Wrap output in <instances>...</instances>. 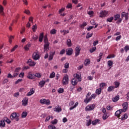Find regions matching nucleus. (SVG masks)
Wrapping results in <instances>:
<instances>
[{
    "label": "nucleus",
    "mask_w": 129,
    "mask_h": 129,
    "mask_svg": "<svg viewBox=\"0 0 129 129\" xmlns=\"http://www.w3.org/2000/svg\"><path fill=\"white\" fill-rule=\"evenodd\" d=\"M20 116V114L17 112H14L13 113L11 116H10V118L12 120L14 119H15L16 121H19V117Z\"/></svg>",
    "instance_id": "nucleus-1"
},
{
    "label": "nucleus",
    "mask_w": 129,
    "mask_h": 129,
    "mask_svg": "<svg viewBox=\"0 0 129 129\" xmlns=\"http://www.w3.org/2000/svg\"><path fill=\"white\" fill-rule=\"evenodd\" d=\"M96 96H97V95L96 94H92L89 98H87H87H86L84 99V101L85 103L87 104L90 101H91V100H92L93 99H95V98L96 97Z\"/></svg>",
    "instance_id": "nucleus-2"
},
{
    "label": "nucleus",
    "mask_w": 129,
    "mask_h": 129,
    "mask_svg": "<svg viewBox=\"0 0 129 129\" xmlns=\"http://www.w3.org/2000/svg\"><path fill=\"white\" fill-rule=\"evenodd\" d=\"M41 104H46V105H50V100L46 99H41L39 101Z\"/></svg>",
    "instance_id": "nucleus-3"
},
{
    "label": "nucleus",
    "mask_w": 129,
    "mask_h": 129,
    "mask_svg": "<svg viewBox=\"0 0 129 129\" xmlns=\"http://www.w3.org/2000/svg\"><path fill=\"white\" fill-rule=\"evenodd\" d=\"M69 83V76L68 75H66L62 80V84L63 85H67Z\"/></svg>",
    "instance_id": "nucleus-4"
},
{
    "label": "nucleus",
    "mask_w": 129,
    "mask_h": 129,
    "mask_svg": "<svg viewBox=\"0 0 129 129\" xmlns=\"http://www.w3.org/2000/svg\"><path fill=\"white\" fill-rule=\"evenodd\" d=\"M94 108H95V105L94 104L88 105L85 108V110L86 111H90V110H93Z\"/></svg>",
    "instance_id": "nucleus-5"
},
{
    "label": "nucleus",
    "mask_w": 129,
    "mask_h": 129,
    "mask_svg": "<svg viewBox=\"0 0 129 129\" xmlns=\"http://www.w3.org/2000/svg\"><path fill=\"white\" fill-rule=\"evenodd\" d=\"M107 15H108V11L104 10L100 13L99 17L100 18H105Z\"/></svg>",
    "instance_id": "nucleus-6"
},
{
    "label": "nucleus",
    "mask_w": 129,
    "mask_h": 129,
    "mask_svg": "<svg viewBox=\"0 0 129 129\" xmlns=\"http://www.w3.org/2000/svg\"><path fill=\"white\" fill-rule=\"evenodd\" d=\"M121 17L122 19L125 18V21H127L128 20V13H125V12H122Z\"/></svg>",
    "instance_id": "nucleus-7"
},
{
    "label": "nucleus",
    "mask_w": 129,
    "mask_h": 129,
    "mask_svg": "<svg viewBox=\"0 0 129 129\" xmlns=\"http://www.w3.org/2000/svg\"><path fill=\"white\" fill-rule=\"evenodd\" d=\"M75 56L77 57V56H79V54H80V51L81 49H80V46L77 45L75 48Z\"/></svg>",
    "instance_id": "nucleus-8"
},
{
    "label": "nucleus",
    "mask_w": 129,
    "mask_h": 129,
    "mask_svg": "<svg viewBox=\"0 0 129 129\" xmlns=\"http://www.w3.org/2000/svg\"><path fill=\"white\" fill-rule=\"evenodd\" d=\"M128 105V103H127V102H125L122 104V106L123 107V109H121L122 111H123V112H125V111H126V110H127Z\"/></svg>",
    "instance_id": "nucleus-9"
},
{
    "label": "nucleus",
    "mask_w": 129,
    "mask_h": 129,
    "mask_svg": "<svg viewBox=\"0 0 129 129\" xmlns=\"http://www.w3.org/2000/svg\"><path fill=\"white\" fill-rule=\"evenodd\" d=\"M121 112H123L122 109H121L117 110L115 113V116H117L118 118H119V117H120V114H121Z\"/></svg>",
    "instance_id": "nucleus-10"
},
{
    "label": "nucleus",
    "mask_w": 129,
    "mask_h": 129,
    "mask_svg": "<svg viewBox=\"0 0 129 129\" xmlns=\"http://www.w3.org/2000/svg\"><path fill=\"white\" fill-rule=\"evenodd\" d=\"M29 100V98L27 97H24L22 100V105L24 106H27L28 105V101Z\"/></svg>",
    "instance_id": "nucleus-11"
},
{
    "label": "nucleus",
    "mask_w": 129,
    "mask_h": 129,
    "mask_svg": "<svg viewBox=\"0 0 129 129\" xmlns=\"http://www.w3.org/2000/svg\"><path fill=\"white\" fill-rule=\"evenodd\" d=\"M55 53L56 52L55 51H53V52L50 51L49 52V55L48 57L49 61H51V60H53V58H54V56L55 55Z\"/></svg>",
    "instance_id": "nucleus-12"
},
{
    "label": "nucleus",
    "mask_w": 129,
    "mask_h": 129,
    "mask_svg": "<svg viewBox=\"0 0 129 129\" xmlns=\"http://www.w3.org/2000/svg\"><path fill=\"white\" fill-rule=\"evenodd\" d=\"M74 77L76 79H78L79 81H81V74L77 73L74 75Z\"/></svg>",
    "instance_id": "nucleus-13"
},
{
    "label": "nucleus",
    "mask_w": 129,
    "mask_h": 129,
    "mask_svg": "<svg viewBox=\"0 0 129 129\" xmlns=\"http://www.w3.org/2000/svg\"><path fill=\"white\" fill-rule=\"evenodd\" d=\"M32 58L33 60H39V59H40V55L36 52H34L32 55Z\"/></svg>",
    "instance_id": "nucleus-14"
},
{
    "label": "nucleus",
    "mask_w": 129,
    "mask_h": 129,
    "mask_svg": "<svg viewBox=\"0 0 129 129\" xmlns=\"http://www.w3.org/2000/svg\"><path fill=\"white\" fill-rule=\"evenodd\" d=\"M27 63L29 65V66H32V67L36 65V62L34 61H32L31 59H29Z\"/></svg>",
    "instance_id": "nucleus-15"
},
{
    "label": "nucleus",
    "mask_w": 129,
    "mask_h": 129,
    "mask_svg": "<svg viewBox=\"0 0 129 129\" xmlns=\"http://www.w3.org/2000/svg\"><path fill=\"white\" fill-rule=\"evenodd\" d=\"M66 52L67 55H68V56H71L73 53V49L71 48H69L67 49Z\"/></svg>",
    "instance_id": "nucleus-16"
},
{
    "label": "nucleus",
    "mask_w": 129,
    "mask_h": 129,
    "mask_svg": "<svg viewBox=\"0 0 129 129\" xmlns=\"http://www.w3.org/2000/svg\"><path fill=\"white\" fill-rule=\"evenodd\" d=\"M35 93V89L31 88L30 90V91L27 93V96H31V95H33Z\"/></svg>",
    "instance_id": "nucleus-17"
},
{
    "label": "nucleus",
    "mask_w": 129,
    "mask_h": 129,
    "mask_svg": "<svg viewBox=\"0 0 129 129\" xmlns=\"http://www.w3.org/2000/svg\"><path fill=\"white\" fill-rule=\"evenodd\" d=\"M54 111H56V112H60L62 111V109H61V107L59 105H57L53 109Z\"/></svg>",
    "instance_id": "nucleus-18"
},
{
    "label": "nucleus",
    "mask_w": 129,
    "mask_h": 129,
    "mask_svg": "<svg viewBox=\"0 0 129 129\" xmlns=\"http://www.w3.org/2000/svg\"><path fill=\"white\" fill-rule=\"evenodd\" d=\"M28 79H35V75L32 74V73L30 72L27 76Z\"/></svg>",
    "instance_id": "nucleus-19"
},
{
    "label": "nucleus",
    "mask_w": 129,
    "mask_h": 129,
    "mask_svg": "<svg viewBox=\"0 0 129 129\" xmlns=\"http://www.w3.org/2000/svg\"><path fill=\"white\" fill-rule=\"evenodd\" d=\"M50 46V43L44 44V50L45 52H48L49 51V47Z\"/></svg>",
    "instance_id": "nucleus-20"
},
{
    "label": "nucleus",
    "mask_w": 129,
    "mask_h": 129,
    "mask_svg": "<svg viewBox=\"0 0 129 129\" xmlns=\"http://www.w3.org/2000/svg\"><path fill=\"white\" fill-rule=\"evenodd\" d=\"M47 35H45L44 37L43 38V41H44V44H50V42H49L48 40V37H47Z\"/></svg>",
    "instance_id": "nucleus-21"
},
{
    "label": "nucleus",
    "mask_w": 129,
    "mask_h": 129,
    "mask_svg": "<svg viewBox=\"0 0 129 129\" xmlns=\"http://www.w3.org/2000/svg\"><path fill=\"white\" fill-rule=\"evenodd\" d=\"M44 33H40L39 37V41L40 42H43V39H44Z\"/></svg>",
    "instance_id": "nucleus-22"
},
{
    "label": "nucleus",
    "mask_w": 129,
    "mask_h": 129,
    "mask_svg": "<svg viewBox=\"0 0 129 129\" xmlns=\"http://www.w3.org/2000/svg\"><path fill=\"white\" fill-rule=\"evenodd\" d=\"M99 121H100V120H99L98 119H96L95 120H93L92 121V124L93 125H96L97 123H100V122H99Z\"/></svg>",
    "instance_id": "nucleus-23"
},
{
    "label": "nucleus",
    "mask_w": 129,
    "mask_h": 129,
    "mask_svg": "<svg viewBox=\"0 0 129 129\" xmlns=\"http://www.w3.org/2000/svg\"><path fill=\"white\" fill-rule=\"evenodd\" d=\"M0 15L1 16H5V13L4 12V7L0 5Z\"/></svg>",
    "instance_id": "nucleus-24"
},
{
    "label": "nucleus",
    "mask_w": 129,
    "mask_h": 129,
    "mask_svg": "<svg viewBox=\"0 0 129 129\" xmlns=\"http://www.w3.org/2000/svg\"><path fill=\"white\" fill-rule=\"evenodd\" d=\"M77 83H78V81H77L76 78H74L72 80V84L73 85H77Z\"/></svg>",
    "instance_id": "nucleus-25"
},
{
    "label": "nucleus",
    "mask_w": 129,
    "mask_h": 129,
    "mask_svg": "<svg viewBox=\"0 0 129 129\" xmlns=\"http://www.w3.org/2000/svg\"><path fill=\"white\" fill-rule=\"evenodd\" d=\"M128 116L126 113L124 114L120 118L121 120H125L127 118Z\"/></svg>",
    "instance_id": "nucleus-26"
},
{
    "label": "nucleus",
    "mask_w": 129,
    "mask_h": 129,
    "mask_svg": "<svg viewBox=\"0 0 129 129\" xmlns=\"http://www.w3.org/2000/svg\"><path fill=\"white\" fill-rule=\"evenodd\" d=\"M85 66H87V65H89L90 64V59H86L84 61Z\"/></svg>",
    "instance_id": "nucleus-27"
},
{
    "label": "nucleus",
    "mask_w": 129,
    "mask_h": 129,
    "mask_svg": "<svg viewBox=\"0 0 129 129\" xmlns=\"http://www.w3.org/2000/svg\"><path fill=\"white\" fill-rule=\"evenodd\" d=\"M6 126V123L4 120L0 121V127H5Z\"/></svg>",
    "instance_id": "nucleus-28"
},
{
    "label": "nucleus",
    "mask_w": 129,
    "mask_h": 129,
    "mask_svg": "<svg viewBox=\"0 0 129 129\" xmlns=\"http://www.w3.org/2000/svg\"><path fill=\"white\" fill-rule=\"evenodd\" d=\"M78 104H79V103L78 102L75 103V105L73 106H72L70 108V110H72L74 109V108H76V107L78 106Z\"/></svg>",
    "instance_id": "nucleus-29"
},
{
    "label": "nucleus",
    "mask_w": 129,
    "mask_h": 129,
    "mask_svg": "<svg viewBox=\"0 0 129 129\" xmlns=\"http://www.w3.org/2000/svg\"><path fill=\"white\" fill-rule=\"evenodd\" d=\"M67 45L68 47H71L72 46V42H71V39H68L67 41Z\"/></svg>",
    "instance_id": "nucleus-30"
},
{
    "label": "nucleus",
    "mask_w": 129,
    "mask_h": 129,
    "mask_svg": "<svg viewBox=\"0 0 129 129\" xmlns=\"http://www.w3.org/2000/svg\"><path fill=\"white\" fill-rule=\"evenodd\" d=\"M118 100H119V96H116L112 98L113 102H116Z\"/></svg>",
    "instance_id": "nucleus-31"
},
{
    "label": "nucleus",
    "mask_w": 129,
    "mask_h": 129,
    "mask_svg": "<svg viewBox=\"0 0 129 129\" xmlns=\"http://www.w3.org/2000/svg\"><path fill=\"white\" fill-rule=\"evenodd\" d=\"M102 56H103V53L102 52H100L99 54V59H97V62H100V60L102 58Z\"/></svg>",
    "instance_id": "nucleus-32"
},
{
    "label": "nucleus",
    "mask_w": 129,
    "mask_h": 129,
    "mask_svg": "<svg viewBox=\"0 0 129 129\" xmlns=\"http://www.w3.org/2000/svg\"><path fill=\"white\" fill-rule=\"evenodd\" d=\"M96 94H97V95H100V94H101V88H100L99 89H97L96 90Z\"/></svg>",
    "instance_id": "nucleus-33"
},
{
    "label": "nucleus",
    "mask_w": 129,
    "mask_h": 129,
    "mask_svg": "<svg viewBox=\"0 0 129 129\" xmlns=\"http://www.w3.org/2000/svg\"><path fill=\"white\" fill-rule=\"evenodd\" d=\"M45 83H46V82H45L44 80H42L39 83V85H40V87H44Z\"/></svg>",
    "instance_id": "nucleus-34"
},
{
    "label": "nucleus",
    "mask_w": 129,
    "mask_h": 129,
    "mask_svg": "<svg viewBox=\"0 0 129 129\" xmlns=\"http://www.w3.org/2000/svg\"><path fill=\"white\" fill-rule=\"evenodd\" d=\"M114 88H115L114 86L109 87L107 89L108 92H111V91H112V90H114Z\"/></svg>",
    "instance_id": "nucleus-35"
},
{
    "label": "nucleus",
    "mask_w": 129,
    "mask_h": 129,
    "mask_svg": "<svg viewBox=\"0 0 129 129\" xmlns=\"http://www.w3.org/2000/svg\"><path fill=\"white\" fill-rule=\"evenodd\" d=\"M27 115H28V112L26 111H23L22 113V118H25L27 117Z\"/></svg>",
    "instance_id": "nucleus-36"
},
{
    "label": "nucleus",
    "mask_w": 129,
    "mask_h": 129,
    "mask_svg": "<svg viewBox=\"0 0 129 129\" xmlns=\"http://www.w3.org/2000/svg\"><path fill=\"white\" fill-rule=\"evenodd\" d=\"M60 33H63V36H65L66 34H69V30H61Z\"/></svg>",
    "instance_id": "nucleus-37"
},
{
    "label": "nucleus",
    "mask_w": 129,
    "mask_h": 129,
    "mask_svg": "<svg viewBox=\"0 0 129 129\" xmlns=\"http://www.w3.org/2000/svg\"><path fill=\"white\" fill-rule=\"evenodd\" d=\"M4 119L5 120V121H6V122H7V123H8L9 124H10V123H11V120H10L9 119V118H8L7 117H5L4 118Z\"/></svg>",
    "instance_id": "nucleus-38"
},
{
    "label": "nucleus",
    "mask_w": 129,
    "mask_h": 129,
    "mask_svg": "<svg viewBox=\"0 0 129 129\" xmlns=\"http://www.w3.org/2000/svg\"><path fill=\"white\" fill-rule=\"evenodd\" d=\"M57 33V30L55 29H53L51 30H50V33L51 35H55Z\"/></svg>",
    "instance_id": "nucleus-39"
},
{
    "label": "nucleus",
    "mask_w": 129,
    "mask_h": 129,
    "mask_svg": "<svg viewBox=\"0 0 129 129\" xmlns=\"http://www.w3.org/2000/svg\"><path fill=\"white\" fill-rule=\"evenodd\" d=\"M114 57H115V55H114V54H111L108 55L106 57V59H110L111 58H114Z\"/></svg>",
    "instance_id": "nucleus-40"
},
{
    "label": "nucleus",
    "mask_w": 129,
    "mask_h": 129,
    "mask_svg": "<svg viewBox=\"0 0 129 129\" xmlns=\"http://www.w3.org/2000/svg\"><path fill=\"white\" fill-rule=\"evenodd\" d=\"M119 18H120V15L118 14H116L114 15V21H117V20H118Z\"/></svg>",
    "instance_id": "nucleus-41"
},
{
    "label": "nucleus",
    "mask_w": 129,
    "mask_h": 129,
    "mask_svg": "<svg viewBox=\"0 0 129 129\" xmlns=\"http://www.w3.org/2000/svg\"><path fill=\"white\" fill-rule=\"evenodd\" d=\"M107 64L108 66H109V67H111V66L113 65V61H112V60H109L107 62Z\"/></svg>",
    "instance_id": "nucleus-42"
},
{
    "label": "nucleus",
    "mask_w": 129,
    "mask_h": 129,
    "mask_svg": "<svg viewBox=\"0 0 129 129\" xmlns=\"http://www.w3.org/2000/svg\"><path fill=\"white\" fill-rule=\"evenodd\" d=\"M102 118L104 120H105V119H107V118H108V116H107V114H104L102 116Z\"/></svg>",
    "instance_id": "nucleus-43"
},
{
    "label": "nucleus",
    "mask_w": 129,
    "mask_h": 129,
    "mask_svg": "<svg viewBox=\"0 0 129 129\" xmlns=\"http://www.w3.org/2000/svg\"><path fill=\"white\" fill-rule=\"evenodd\" d=\"M31 47V44H27L24 48L26 51H28V50H29L30 49V47Z\"/></svg>",
    "instance_id": "nucleus-44"
},
{
    "label": "nucleus",
    "mask_w": 129,
    "mask_h": 129,
    "mask_svg": "<svg viewBox=\"0 0 129 129\" xmlns=\"http://www.w3.org/2000/svg\"><path fill=\"white\" fill-rule=\"evenodd\" d=\"M93 35V33H88L87 34V36H86V39H89V38H91V37H92Z\"/></svg>",
    "instance_id": "nucleus-45"
},
{
    "label": "nucleus",
    "mask_w": 129,
    "mask_h": 129,
    "mask_svg": "<svg viewBox=\"0 0 129 129\" xmlns=\"http://www.w3.org/2000/svg\"><path fill=\"white\" fill-rule=\"evenodd\" d=\"M58 122V120L57 119H54V120L51 121V123L52 124H57Z\"/></svg>",
    "instance_id": "nucleus-46"
},
{
    "label": "nucleus",
    "mask_w": 129,
    "mask_h": 129,
    "mask_svg": "<svg viewBox=\"0 0 129 129\" xmlns=\"http://www.w3.org/2000/svg\"><path fill=\"white\" fill-rule=\"evenodd\" d=\"M51 118V119H53V116H47L45 119V121H49L50 120V119Z\"/></svg>",
    "instance_id": "nucleus-47"
},
{
    "label": "nucleus",
    "mask_w": 129,
    "mask_h": 129,
    "mask_svg": "<svg viewBox=\"0 0 129 129\" xmlns=\"http://www.w3.org/2000/svg\"><path fill=\"white\" fill-rule=\"evenodd\" d=\"M96 50V47H94L90 49V53H93V52H95Z\"/></svg>",
    "instance_id": "nucleus-48"
},
{
    "label": "nucleus",
    "mask_w": 129,
    "mask_h": 129,
    "mask_svg": "<svg viewBox=\"0 0 129 129\" xmlns=\"http://www.w3.org/2000/svg\"><path fill=\"white\" fill-rule=\"evenodd\" d=\"M114 84H115V88H117V87H118V86H119V82L115 81L114 82Z\"/></svg>",
    "instance_id": "nucleus-49"
},
{
    "label": "nucleus",
    "mask_w": 129,
    "mask_h": 129,
    "mask_svg": "<svg viewBox=\"0 0 129 129\" xmlns=\"http://www.w3.org/2000/svg\"><path fill=\"white\" fill-rule=\"evenodd\" d=\"M87 25V24H86V22H84L82 25H80V28H82V29H83L84 27H86V26Z\"/></svg>",
    "instance_id": "nucleus-50"
},
{
    "label": "nucleus",
    "mask_w": 129,
    "mask_h": 129,
    "mask_svg": "<svg viewBox=\"0 0 129 129\" xmlns=\"http://www.w3.org/2000/svg\"><path fill=\"white\" fill-rule=\"evenodd\" d=\"M32 30H33V32H36V30H37V25H33L32 27Z\"/></svg>",
    "instance_id": "nucleus-51"
},
{
    "label": "nucleus",
    "mask_w": 129,
    "mask_h": 129,
    "mask_svg": "<svg viewBox=\"0 0 129 129\" xmlns=\"http://www.w3.org/2000/svg\"><path fill=\"white\" fill-rule=\"evenodd\" d=\"M55 77V72H53L52 73L50 74L49 76V78H54Z\"/></svg>",
    "instance_id": "nucleus-52"
},
{
    "label": "nucleus",
    "mask_w": 129,
    "mask_h": 129,
    "mask_svg": "<svg viewBox=\"0 0 129 129\" xmlns=\"http://www.w3.org/2000/svg\"><path fill=\"white\" fill-rule=\"evenodd\" d=\"M49 129H56V126L53 125V124H50L48 126Z\"/></svg>",
    "instance_id": "nucleus-53"
},
{
    "label": "nucleus",
    "mask_w": 129,
    "mask_h": 129,
    "mask_svg": "<svg viewBox=\"0 0 129 129\" xmlns=\"http://www.w3.org/2000/svg\"><path fill=\"white\" fill-rule=\"evenodd\" d=\"M58 93H63L64 92V89L60 88L58 90Z\"/></svg>",
    "instance_id": "nucleus-54"
},
{
    "label": "nucleus",
    "mask_w": 129,
    "mask_h": 129,
    "mask_svg": "<svg viewBox=\"0 0 129 129\" xmlns=\"http://www.w3.org/2000/svg\"><path fill=\"white\" fill-rule=\"evenodd\" d=\"M113 21V17H111L107 19V22H109V23H111Z\"/></svg>",
    "instance_id": "nucleus-55"
},
{
    "label": "nucleus",
    "mask_w": 129,
    "mask_h": 129,
    "mask_svg": "<svg viewBox=\"0 0 129 129\" xmlns=\"http://www.w3.org/2000/svg\"><path fill=\"white\" fill-rule=\"evenodd\" d=\"M87 123L86 124L87 126H89V125H90V124H91V119H89L87 120Z\"/></svg>",
    "instance_id": "nucleus-56"
},
{
    "label": "nucleus",
    "mask_w": 129,
    "mask_h": 129,
    "mask_svg": "<svg viewBox=\"0 0 129 129\" xmlns=\"http://www.w3.org/2000/svg\"><path fill=\"white\" fill-rule=\"evenodd\" d=\"M124 50H125V52H127V51H129V46L128 45H126L124 47Z\"/></svg>",
    "instance_id": "nucleus-57"
},
{
    "label": "nucleus",
    "mask_w": 129,
    "mask_h": 129,
    "mask_svg": "<svg viewBox=\"0 0 129 129\" xmlns=\"http://www.w3.org/2000/svg\"><path fill=\"white\" fill-rule=\"evenodd\" d=\"M34 76H35V78H36V77H37V78H41V74H40V73H36L35 74V75H34Z\"/></svg>",
    "instance_id": "nucleus-58"
},
{
    "label": "nucleus",
    "mask_w": 129,
    "mask_h": 129,
    "mask_svg": "<svg viewBox=\"0 0 129 129\" xmlns=\"http://www.w3.org/2000/svg\"><path fill=\"white\" fill-rule=\"evenodd\" d=\"M32 39L35 41H37V40H38V36H37L36 35H33L32 37Z\"/></svg>",
    "instance_id": "nucleus-59"
},
{
    "label": "nucleus",
    "mask_w": 129,
    "mask_h": 129,
    "mask_svg": "<svg viewBox=\"0 0 129 129\" xmlns=\"http://www.w3.org/2000/svg\"><path fill=\"white\" fill-rule=\"evenodd\" d=\"M22 81H23V79H19L15 82V84H18V83H20V82H22Z\"/></svg>",
    "instance_id": "nucleus-60"
},
{
    "label": "nucleus",
    "mask_w": 129,
    "mask_h": 129,
    "mask_svg": "<svg viewBox=\"0 0 129 129\" xmlns=\"http://www.w3.org/2000/svg\"><path fill=\"white\" fill-rule=\"evenodd\" d=\"M64 68L66 69H68V68H69V63L67 62L64 64Z\"/></svg>",
    "instance_id": "nucleus-61"
},
{
    "label": "nucleus",
    "mask_w": 129,
    "mask_h": 129,
    "mask_svg": "<svg viewBox=\"0 0 129 129\" xmlns=\"http://www.w3.org/2000/svg\"><path fill=\"white\" fill-rule=\"evenodd\" d=\"M106 84L105 83H102L100 84V88H102V87H104L105 86Z\"/></svg>",
    "instance_id": "nucleus-62"
},
{
    "label": "nucleus",
    "mask_w": 129,
    "mask_h": 129,
    "mask_svg": "<svg viewBox=\"0 0 129 129\" xmlns=\"http://www.w3.org/2000/svg\"><path fill=\"white\" fill-rule=\"evenodd\" d=\"M17 48H18V45H15L11 50V52H14L16 49H17Z\"/></svg>",
    "instance_id": "nucleus-63"
},
{
    "label": "nucleus",
    "mask_w": 129,
    "mask_h": 129,
    "mask_svg": "<svg viewBox=\"0 0 129 129\" xmlns=\"http://www.w3.org/2000/svg\"><path fill=\"white\" fill-rule=\"evenodd\" d=\"M67 8L68 9H71V8H72V4H71V3H69L67 6Z\"/></svg>",
    "instance_id": "nucleus-64"
}]
</instances>
